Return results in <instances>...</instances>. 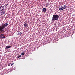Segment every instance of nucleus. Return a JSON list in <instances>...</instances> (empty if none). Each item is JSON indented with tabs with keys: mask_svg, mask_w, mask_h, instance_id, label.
<instances>
[{
	"mask_svg": "<svg viewBox=\"0 0 75 75\" xmlns=\"http://www.w3.org/2000/svg\"><path fill=\"white\" fill-rule=\"evenodd\" d=\"M8 25V24L7 23H4L3 25L0 26V32H0V33H3L5 32V30L3 29L7 26Z\"/></svg>",
	"mask_w": 75,
	"mask_h": 75,
	"instance_id": "1",
	"label": "nucleus"
},
{
	"mask_svg": "<svg viewBox=\"0 0 75 75\" xmlns=\"http://www.w3.org/2000/svg\"><path fill=\"white\" fill-rule=\"evenodd\" d=\"M59 16L58 15H54L52 17V21H54L55 20L57 21L59 19Z\"/></svg>",
	"mask_w": 75,
	"mask_h": 75,
	"instance_id": "2",
	"label": "nucleus"
},
{
	"mask_svg": "<svg viewBox=\"0 0 75 75\" xmlns=\"http://www.w3.org/2000/svg\"><path fill=\"white\" fill-rule=\"evenodd\" d=\"M66 7L67 6L66 5L62 6L61 7H60L59 8V10L61 11L62 10H63L64 9H66Z\"/></svg>",
	"mask_w": 75,
	"mask_h": 75,
	"instance_id": "3",
	"label": "nucleus"
},
{
	"mask_svg": "<svg viewBox=\"0 0 75 75\" xmlns=\"http://www.w3.org/2000/svg\"><path fill=\"white\" fill-rule=\"evenodd\" d=\"M4 10V6H0V11H3Z\"/></svg>",
	"mask_w": 75,
	"mask_h": 75,
	"instance_id": "4",
	"label": "nucleus"
},
{
	"mask_svg": "<svg viewBox=\"0 0 75 75\" xmlns=\"http://www.w3.org/2000/svg\"><path fill=\"white\" fill-rule=\"evenodd\" d=\"M4 35V34H2L1 35H0V39L4 38H5V36Z\"/></svg>",
	"mask_w": 75,
	"mask_h": 75,
	"instance_id": "5",
	"label": "nucleus"
},
{
	"mask_svg": "<svg viewBox=\"0 0 75 75\" xmlns=\"http://www.w3.org/2000/svg\"><path fill=\"white\" fill-rule=\"evenodd\" d=\"M5 10H3L0 13L1 15H3L5 13Z\"/></svg>",
	"mask_w": 75,
	"mask_h": 75,
	"instance_id": "6",
	"label": "nucleus"
},
{
	"mask_svg": "<svg viewBox=\"0 0 75 75\" xmlns=\"http://www.w3.org/2000/svg\"><path fill=\"white\" fill-rule=\"evenodd\" d=\"M22 34V33L21 32H18V33H17V35H21Z\"/></svg>",
	"mask_w": 75,
	"mask_h": 75,
	"instance_id": "7",
	"label": "nucleus"
},
{
	"mask_svg": "<svg viewBox=\"0 0 75 75\" xmlns=\"http://www.w3.org/2000/svg\"><path fill=\"white\" fill-rule=\"evenodd\" d=\"M11 47L10 45H8L6 47V49H9Z\"/></svg>",
	"mask_w": 75,
	"mask_h": 75,
	"instance_id": "8",
	"label": "nucleus"
},
{
	"mask_svg": "<svg viewBox=\"0 0 75 75\" xmlns=\"http://www.w3.org/2000/svg\"><path fill=\"white\" fill-rule=\"evenodd\" d=\"M47 9L46 8H43L42 9V11L44 12H46V11Z\"/></svg>",
	"mask_w": 75,
	"mask_h": 75,
	"instance_id": "9",
	"label": "nucleus"
},
{
	"mask_svg": "<svg viewBox=\"0 0 75 75\" xmlns=\"http://www.w3.org/2000/svg\"><path fill=\"white\" fill-rule=\"evenodd\" d=\"M50 5V4H49V3H48L47 4H46V6L47 7H49V6Z\"/></svg>",
	"mask_w": 75,
	"mask_h": 75,
	"instance_id": "10",
	"label": "nucleus"
},
{
	"mask_svg": "<svg viewBox=\"0 0 75 75\" xmlns=\"http://www.w3.org/2000/svg\"><path fill=\"white\" fill-rule=\"evenodd\" d=\"M28 26V24L27 23H25V24H24V26H25V27H26Z\"/></svg>",
	"mask_w": 75,
	"mask_h": 75,
	"instance_id": "11",
	"label": "nucleus"
},
{
	"mask_svg": "<svg viewBox=\"0 0 75 75\" xmlns=\"http://www.w3.org/2000/svg\"><path fill=\"white\" fill-rule=\"evenodd\" d=\"M22 55H19L18 56V57H17L18 58H20V57H21Z\"/></svg>",
	"mask_w": 75,
	"mask_h": 75,
	"instance_id": "12",
	"label": "nucleus"
},
{
	"mask_svg": "<svg viewBox=\"0 0 75 75\" xmlns=\"http://www.w3.org/2000/svg\"><path fill=\"white\" fill-rule=\"evenodd\" d=\"M25 53L24 52H22V53H21V55H24Z\"/></svg>",
	"mask_w": 75,
	"mask_h": 75,
	"instance_id": "13",
	"label": "nucleus"
},
{
	"mask_svg": "<svg viewBox=\"0 0 75 75\" xmlns=\"http://www.w3.org/2000/svg\"><path fill=\"white\" fill-rule=\"evenodd\" d=\"M11 64V63H10V64H8V66H10V64Z\"/></svg>",
	"mask_w": 75,
	"mask_h": 75,
	"instance_id": "14",
	"label": "nucleus"
},
{
	"mask_svg": "<svg viewBox=\"0 0 75 75\" xmlns=\"http://www.w3.org/2000/svg\"><path fill=\"white\" fill-rule=\"evenodd\" d=\"M8 4H6L5 5L6 6H8Z\"/></svg>",
	"mask_w": 75,
	"mask_h": 75,
	"instance_id": "15",
	"label": "nucleus"
},
{
	"mask_svg": "<svg viewBox=\"0 0 75 75\" xmlns=\"http://www.w3.org/2000/svg\"><path fill=\"white\" fill-rule=\"evenodd\" d=\"M14 64V63H13L12 64H11V66H12V65H13Z\"/></svg>",
	"mask_w": 75,
	"mask_h": 75,
	"instance_id": "16",
	"label": "nucleus"
}]
</instances>
